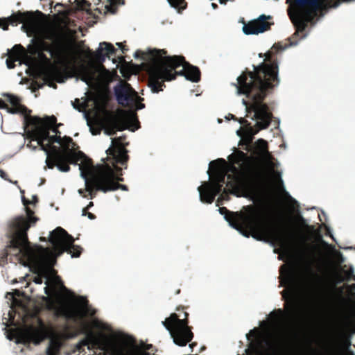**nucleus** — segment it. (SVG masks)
Instances as JSON below:
<instances>
[{
    "label": "nucleus",
    "instance_id": "nucleus-23",
    "mask_svg": "<svg viewBox=\"0 0 355 355\" xmlns=\"http://www.w3.org/2000/svg\"><path fill=\"white\" fill-rule=\"evenodd\" d=\"M270 15H261L257 19L244 23L243 31L245 35H258L270 29L271 26L274 24L268 20L272 19Z\"/></svg>",
    "mask_w": 355,
    "mask_h": 355
},
{
    "label": "nucleus",
    "instance_id": "nucleus-36",
    "mask_svg": "<svg viewBox=\"0 0 355 355\" xmlns=\"http://www.w3.org/2000/svg\"><path fill=\"white\" fill-rule=\"evenodd\" d=\"M45 51H38V57L39 58L46 62H49L50 60L47 58V56L44 53Z\"/></svg>",
    "mask_w": 355,
    "mask_h": 355
},
{
    "label": "nucleus",
    "instance_id": "nucleus-12",
    "mask_svg": "<svg viewBox=\"0 0 355 355\" xmlns=\"http://www.w3.org/2000/svg\"><path fill=\"white\" fill-rule=\"evenodd\" d=\"M134 56L145 62V67L148 75V87L153 93L160 92L159 81L168 56L165 49H148L147 51L137 50Z\"/></svg>",
    "mask_w": 355,
    "mask_h": 355
},
{
    "label": "nucleus",
    "instance_id": "nucleus-47",
    "mask_svg": "<svg viewBox=\"0 0 355 355\" xmlns=\"http://www.w3.org/2000/svg\"><path fill=\"white\" fill-rule=\"evenodd\" d=\"M87 216L91 220H94V219L96 218V216L94 214L91 213V212L87 213Z\"/></svg>",
    "mask_w": 355,
    "mask_h": 355
},
{
    "label": "nucleus",
    "instance_id": "nucleus-13",
    "mask_svg": "<svg viewBox=\"0 0 355 355\" xmlns=\"http://www.w3.org/2000/svg\"><path fill=\"white\" fill-rule=\"evenodd\" d=\"M183 313V319L179 318L180 315L173 313L162 322V324L170 332L173 342L181 347L186 346L193 338L191 327L189 326V313L186 311Z\"/></svg>",
    "mask_w": 355,
    "mask_h": 355
},
{
    "label": "nucleus",
    "instance_id": "nucleus-62",
    "mask_svg": "<svg viewBox=\"0 0 355 355\" xmlns=\"http://www.w3.org/2000/svg\"><path fill=\"white\" fill-rule=\"evenodd\" d=\"M300 218L301 221L304 223V219L302 216H300Z\"/></svg>",
    "mask_w": 355,
    "mask_h": 355
},
{
    "label": "nucleus",
    "instance_id": "nucleus-52",
    "mask_svg": "<svg viewBox=\"0 0 355 355\" xmlns=\"http://www.w3.org/2000/svg\"><path fill=\"white\" fill-rule=\"evenodd\" d=\"M197 345V343L193 342L189 345V347L193 349V348Z\"/></svg>",
    "mask_w": 355,
    "mask_h": 355
},
{
    "label": "nucleus",
    "instance_id": "nucleus-60",
    "mask_svg": "<svg viewBox=\"0 0 355 355\" xmlns=\"http://www.w3.org/2000/svg\"><path fill=\"white\" fill-rule=\"evenodd\" d=\"M73 107L76 108V109H79L78 105H76V104H73Z\"/></svg>",
    "mask_w": 355,
    "mask_h": 355
},
{
    "label": "nucleus",
    "instance_id": "nucleus-55",
    "mask_svg": "<svg viewBox=\"0 0 355 355\" xmlns=\"http://www.w3.org/2000/svg\"><path fill=\"white\" fill-rule=\"evenodd\" d=\"M119 62H122L124 60V58L123 56L119 57Z\"/></svg>",
    "mask_w": 355,
    "mask_h": 355
},
{
    "label": "nucleus",
    "instance_id": "nucleus-22",
    "mask_svg": "<svg viewBox=\"0 0 355 355\" xmlns=\"http://www.w3.org/2000/svg\"><path fill=\"white\" fill-rule=\"evenodd\" d=\"M80 170L82 176L86 178L85 191L88 192L87 196V197L89 196L90 199H93L96 197V191H99L96 189L97 185L94 182V178L102 170L101 164H98L96 166L94 167L91 159H89L85 164L80 165Z\"/></svg>",
    "mask_w": 355,
    "mask_h": 355
},
{
    "label": "nucleus",
    "instance_id": "nucleus-20",
    "mask_svg": "<svg viewBox=\"0 0 355 355\" xmlns=\"http://www.w3.org/2000/svg\"><path fill=\"white\" fill-rule=\"evenodd\" d=\"M102 170L98 175L95 177L94 182L97 185V189L100 191L107 193L108 191L121 189L128 191V187L114 181V171L110 166V163L104 162L101 164Z\"/></svg>",
    "mask_w": 355,
    "mask_h": 355
},
{
    "label": "nucleus",
    "instance_id": "nucleus-11",
    "mask_svg": "<svg viewBox=\"0 0 355 355\" xmlns=\"http://www.w3.org/2000/svg\"><path fill=\"white\" fill-rule=\"evenodd\" d=\"M184 76L193 83L200 80L201 73L198 67L187 62L182 55H168L159 81L160 91L165 87V81L175 80L177 76Z\"/></svg>",
    "mask_w": 355,
    "mask_h": 355
},
{
    "label": "nucleus",
    "instance_id": "nucleus-48",
    "mask_svg": "<svg viewBox=\"0 0 355 355\" xmlns=\"http://www.w3.org/2000/svg\"><path fill=\"white\" fill-rule=\"evenodd\" d=\"M85 192H86V191H85V190H83V189H79V190H78V193H79L81 196H83L84 198H87V196L86 194H85Z\"/></svg>",
    "mask_w": 355,
    "mask_h": 355
},
{
    "label": "nucleus",
    "instance_id": "nucleus-50",
    "mask_svg": "<svg viewBox=\"0 0 355 355\" xmlns=\"http://www.w3.org/2000/svg\"><path fill=\"white\" fill-rule=\"evenodd\" d=\"M307 270H308V272H309V274L310 275H311V276H314V275H315V274H314V272H313V270H312V269H311V268H309Z\"/></svg>",
    "mask_w": 355,
    "mask_h": 355
},
{
    "label": "nucleus",
    "instance_id": "nucleus-2",
    "mask_svg": "<svg viewBox=\"0 0 355 355\" xmlns=\"http://www.w3.org/2000/svg\"><path fill=\"white\" fill-rule=\"evenodd\" d=\"M228 158L234 164L228 167L223 158L210 162L209 167L215 173L214 178L198 188L202 202L212 203L221 191L227 196L229 193H234L243 184L256 189H263L267 185L268 173L261 164L249 163L241 171L234 165L247 161L248 157L245 153L238 150Z\"/></svg>",
    "mask_w": 355,
    "mask_h": 355
},
{
    "label": "nucleus",
    "instance_id": "nucleus-32",
    "mask_svg": "<svg viewBox=\"0 0 355 355\" xmlns=\"http://www.w3.org/2000/svg\"><path fill=\"white\" fill-rule=\"evenodd\" d=\"M254 350L261 352L265 349V345L268 347H271L270 343L267 339L259 340L255 344H251Z\"/></svg>",
    "mask_w": 355,
    "mask_h": 355
},
{
    "label": "nucleus",
    "instance_id": "nucleus-10",
    "mask_svg": "<svg viewBox=\"0 0 355 355\" xmlns=\"http://www.w3.org/2000/svg\"><path fill=\"white\" fill-rule=\"evenodd\" d=\"M60 144L62 148L52 147L53 154L46 157V164L50 169L56 166L62 172H69L71 169L69 165L78 164L85 155L81 151H76L79 147L70 137H62Z\"/></svg>",
    "mask_w": 355,
    "mask_h": 355
},
{
    "label": "nucleus",
    "instance_id": "nucleus-16",
    "mask_svg": "<svg viewBox=\"0 0 355 355\" xmlns=\"http://www.w3.org/2000/svg\"><path fill=\"white\" fill-rule=\"evenodd\" d=\"M123 138L121 137L112 139L111 146L106 150L107 157L106 159L110 162V166L114 169V181L120 182L123 181L121 177L122 168L117 166L118 164L127 167V162L129 157L128 155V150L122 144Z\"/></svg>",
    "mask_w": 355,
    "mask_h": 355
},
{
    "label": "nucleus",
    "instance_id": "nucleus-7",
    "mask_svg": "<svg viewBox=\"0 0 355 355\" xmlns=\"http://www.w3.org/2000/svg\"><path fill=\"white\" fill-rule=\"evenodd\" d=\"M37 51L50 53L67 75L76 70L77 48L73 41L62 33L50 31L44 38L38 39L33 53L35 54Z\"/></svg>",
    "mask_w": 355,
    "mask_h": 355
},
{
    "label": "nucleus",
    "instance_id": "nucleus-9",
    "mask_svg": "<svg viewBox=\"0 0 355 355\" xmlns=\"http://www.w3.org/2000/svg\"><path fill=\"white\" fill-rule=\"evenodd\" d=\"M336 286H328L325 289V300L323 303V310L329 316H334V329L337 338L341 345L346 349H349L352 345V331L348 326L345 318L341 317L339 309V297L336 295Z\"/></svg>",
    "mask_w": 355,
    "mask_h": 355
},
{
    "label": "nucleus",
    "instance_id": "nucleus-18",
    "mask_svg": "<svg viewBox=\"0 0 355 355\" xmlns=\"http://www.w3.org/2000/svg\"><path fill=\"white\" fill-rule=\"evenodd\" d=\"M151 347L152 345L138 344L135 338L126 336L112 347L110 355H150L148 350Z\"/></svg>",
    "mask_w": 355,
    "mask_h": 355
},
{
    "label": "nucleus",
    "instance_id": "nucleus-63",
    "mask_svg": "<svg viewBox=\"0 0 355 355\" xmlns=\"http://www.w3.org/2000/svg\"><path fill=\"white\" fill-rule=\"evenodd\" d=\"M222 197H223V195H222L220 197H219V198H218L217 202H219V201L220 200V198H221Z\"/></svg>",
    "mask_w": 355,
    "mask_h": 355
},
{
    "label": "nucleus",
    "instance_id": "nucleus-8",
    "mask_svg": "<svg viewBox=\"0 0 355 355\" xmlns=\"http://www.w3.org/2000/svg\"><path fill=\"white\" fill-rule=\"evenodd\" d=\"M37 326H30L19 336V342L40 344L46 338L49 339L46 355H60L65 341L78 336V331H70V327L64 324L62 331H58L52 324H46L42 319L37 318Z\"/></svg>",
    "mask_w": 355,
    "mask_h": 355
},
{
    "label": "nucleus",
    "instance_id": "nucleus-56",
    "mask_svg": "<svg viewBox=\"0 0 355 355\" xmlns=\"http://www.w3.org/2000/svg\"><path fill=\"white\" fill-rule=\"evenodd\" d=\"M180 293V289H178L176 291H175V294L176 295H178Z\"/></svg>",
    "mask_w": 355,
    "mask_h": 355
},
{
    "label": "nucleus",
    "instance_id": "nucleus-21",
    "mask_svg": "<svg viewBox=\"0 0 355 355\" xmlns=\"http://www.w3.org/2000/svg\"><path fill=\"white\" fill-rule=\"evenodd\" d=\"M75 303L76 304H63L58 306L55 310V315L67 320L78 322L84 316V309L88 306V300L84 296H78L76 297Z\"/></svg>",
    "mask_w": 355,
    "mask_h": 355
},
{
    "label": "nucleus",
    "instance_id": "nucleus-44",
    "mask_svg": "<svg viewBox=\"0 0 355 355\" xmlns=\"http://www.w3.org/2000/svg\"><path fill=\"white\" fill-rule=\"evenodd\" d=\"M56 73L59 75V78L57 79V81L58 83H63L64 80H63V78L60 76L61 73H60V70L59 69H56Z\"/></svg>",
    "mask_w": 355,
    "mask_h": 355
},
{
    "label": "nucleus",
    "instance_id": "nucleus-41",
    "mask_svg": "<svg viewBox=\"0 0 355 355\" xmlns=\"http://www.w3.org/2000/svg\"><path fill=\"white\" fill-rule=\"evenodd\" d=\"M73 3H76L78 5H80V6H90V3L89 1H73Z\"/></svg>",
    "mask_w": 355,
    "mask_h": 355
},
{
    "label": "nucleus",
    "instance_id": "nucleus-54",
    "mask_svg": "<svg viewBox=\"0 0 355 355\" xmlns=\"http://www.w3.org/2000/svg\"><path fill=\"white\" fill-rule=\"evenodd\" d=\"M211 6L214 9H216L218 7L217 4H216L215 3H212Z\"/></svg>",
    "mask_w": 355,
    "mask_h": 355
},
{
    "label": "nucleus",
    "instance_id": "nucleus-42",
    "mask_svg": "<svg viewBox=\"0 0 355 355\" xmlns=\"http://www.w3.org/2000/svg\"><path fill=\"white\" fill-rule=\"evenodd\" d=\"M14 60L12 62H10L8 59L6 61L7 67L9 69H12L15 67Z\"/></svg>",
    "mask_w": 355,
    "mask_h": 355
},
{
    "label": "nucleus",
    "instance_id": "nucleus-43",
    "mask_svg": "<svg viewBox=\"0 0 355 355\" xmlns=\"http://www.w3.org/2000/svg\"><path fill=\"white\" fill-rule=\"evenodd\" d=\"M90 130H91V132L93 135H98L100 134L101 132V130L100 129H93V128H90Z\"/></svg>",
    "mask_w": 355,
    "mask_h": 355
},
{
    "label": "nucleus",
    "instance_id": "nucleus-30",
    "mask_svg": "<svg viewBox=\"0 0 355 355\" xmlns=\"http://www.w3.org/2000/svg\"><path fill=\"white\" fill-rule=\"evenodd\" d=\"M254 152L259 155H265L268 153V142L263 139H258L254 144Z\"/></svg>",
    "mask_w": 355,
    "mask_h": 355
},
{
    "label": "nucleus",
    "instance_id": "nucleus-33",
    "mask_svg": "<svg viewBox=\"0 0 355 355\" xmlns=\"http://www.w3.org/2000/svg\"><path fill=\"white\" fill-rule=\"evenodd\" d=\"M171 8L175 9L178 13L187 8V1H168Z\"/></svg>",
    "mask_w": 355,
    "mask_h": 355
},
{
    "label": "nucleus",
    "instance_id": "nucleus-58",
    "mask_svg": "<svg viewBox=\"0 0 355 355\" xmlns=\"http://www.w3.org/2000/svg\"><path fill=\"white\" fill-rule=\"evenodd\" d=\"M284 266H285L284 265H283V266H281V269H280V274H281V275H282V269Z\"/></svg>",
    "mask_w": 355,
    "mask_h": 355
},
{
    "label": "nucleus",
    "instance_id": "nucleus-46",
    "mask_svg": "<svg viewBox=\"0 0 355 355\" xmlns=\"http://www.w3.org/2000/svg\"><path fill=\"white\" fill-rule=\"evenodd\" d=\"M0 176L4 180H8L7 174L2 169H0Z\"/></svg>",
    "mask_w": 355,
    "mask_h": 355
},
{
    "label": "nucleus",
    "instance_id": "nucleus-31",
    "mask_svg": "<svg viewBox=\"0 0 355 355\" xmlns=\"http://www.w3.org/2000/svg\"><path fill=\"white\" fill-rule=\"evenodd\" d=\"M293 270L292 268H286L285 277L280 281L281 285L283 286H290L293 284Z\"/></svg>",
    "mask_w": 355,
    "mask_h": 355
},
{
    "label": "nucleus",
    "instance_id": "nucleus-26",
    "mask_svg": "<svg viewBox=\"0 0 355 355\" xmlns=\"http://www.w3.org/2000/svg\"><path fill=\"white\" fill-rule=\"evenodd\" d=\"M87 51L99 64L98 69L106 71L107 70L103 63L107 57L110 58V55L115 54L116 49L111 43L103 42L100 43L99 48L95 53L90 49H88Z\"/></svg>",
    "mask_w": 355,
    "mask_h": 355
},
{
    "label": "nucleus",
    "instance_id": "nucleus-27",
    "mask_svg": "<svg viewBox=\"0 0 355 355\" xmlns=\"http://www.w3.org/2000/svg\"><path fill=\"white\" fill-rule=\"evenodd\" d=\"M98 70L97 68L91 67H83L80 71L81 77L80 80L86 83L88 85L94 82L97 78V73Z\"/></svg>",
    "mask_w": 355,
    "mask_h": 355
},
{
    "label": "nucleus",
    "instance_id": "nucleus-57",
    "mask_svg": "<svg viewBox=\"0 0 355 355\" xmlns=\"http://www.w3.org/2000/svg\"><path fill=\"white\" fill-rule=\"evenodd\" d=\"M40 241H46V239L44 237H40Z\"/></svg>",
    "mask_w": 355,
    "mask_h": 355
},
{
    "label": "nucleus",
    "instance_id": "nucleus-40",
    "mask_svg": "<svg viewBox=\"0 0 355 355\" xmlns=\"http://www.w3.org/2000/svg\"><path fill=\"white\" fill-rule=\"evenodd\" d=\"M116 45L119 46L123 53H125L128 51V48L122 43H116Z\"/></svg>",
    "mask_w": 355,
    "mask_h": 355
},
{
    "label": "nucleus",
    "instance_id": "nucleus-6",
    "mask_svg": "<svg viewBox=\"0 0 355 355\" xmlns=\"http://www.w3.org/2000/svg\"><path fill=\"white\" fill-rule=\"evenodd\" d=\"M25 206L26 216H18L14 218L9 224L8 236L10 245L8 248L16 251L15 254L28 263L34 262L38 257L37 248L44 250L40 245L33 246L28 241L27 232L34 226L39 218L34 216L35 212L28 207L32 202L22 198Z\"/></svg>",
    "mask_w": 355,
    "mask_h": 355
},
{
    "label": "nucleus",
    "instance_id": "nucleus-61",
    "mask_svg": "<svg viewBox=\"0 0 355 355\" xmlns=\"http://www.w3.org/2000/svg\"><path fill=\"white\" fill-rule=\"evenodd\" d=\"M220 3H223V4H226L227 1H219Z\"/></svg>",
    "mask_w": 355,
    "mask_h": 355
},
{
    "label": "nucleus",
    "instance_id": "nucleus-3",
    "mask_svg": "<svg viewBox=\"0 0 355 355\" xmlns=\"http://www.w3.org/2000/svg\"><path fill=\"white\" fill-rule=\"evenodd\" d=\"M230 226L239 230L243 235H251L258 241H272L282 249L288 248L292 232L287 225L272 227L261 211H253L250 214L232 212L226 207L219 208Z\"/></svg>",
    "mask_w": 355,
    "mask_h": 355
},
{
    "label": "nucleus",
    "instance_id": "nucleus-35",
    "mask_svg": "<svg viewBox=\"0 0 355 355\" xmlns=\"http://www.w3.org/2000/svg\"><path fill=\"white\" fill-rule=\"evenodd\" d=\"M49 281L47 279L46 282H45V284H46V286L44 288V292H45V294H46L48 296H49L51 293L54 291V288H50L49 287ZM44 300L47 301V302H51V299L49 297H44Z\"/></svg>",
    "mask_w": 355,
    "mask_h": 355
},
{
    "label": "nucleus",
    "instance_id": "nucleus-24",
    "mask_svg": "<svg viewBox=\"0 0 355 355\" xmlns=\"http://www.w3.org/2000/svg\"><path fill=\"white\" fill-rule=\"evenodd\" d=\"M282 299L285 300L284 304L285 311L281 309H276L270 313V315L275 318V321H280L284 317L295 315L296 312V304L293 299L292 290H284L282 291Z\"/></svg>",
    "mask_w": 355,
    "mask_h": 355
},
{
    "label": "nucleus",
    "instance_id": "nucleus-28",
    "mask_svg": "<svg viewBox=\"0 0 355 355\" xmlns=\"http://www.w3.org/2000/svg\"><path fill=\"white\" fill-rule=\"evenodd\" d=\"M340 272L343 274V276L340 277L339 282L349 281L351 279L355 280L354 270L352 266L347 267V265H344L341 268Z\"/></svg>",
    "mask_w": 355,
    "mask_h": 355
},
{
    "label": "nucleus",
    "instance_id": "nucleus-4",
    "mask_svg": "<svg viewBox=\"0 0 355 355\" xmlns=\"http://www.w3.org/2000/svg\"><path fill=\"white\" fill-rule=\"evenodd\" d=\"M6 100L12 105V107L0 98V109H6L10 114H23L24 125L28 138L32 141H36L37 145L40 146L42 150L44 151L47 157L53 154L52 147L55 146L54 143L61 144L62 137L60 135H50V129L57 122L55 116H46L43 119L37 116H31V110L20 104L18 97L6 94L4 95Z\"/></svg>",
    "mask_w": 355,
    "mask_h": 355
},
{
    "label": "nucleus",
    "instance_id": "nucleus-64",
    "mask_svg": "<svg viewBox=\"0 0 355 355\" xmlns=\"http://www.w3.org/2000/svg\"><path fill=\"white\" fill-rule=\"evenodd\" d=\"M62 6V4H61V3H57L55 4V7H56V6Z\"/></svg>",
    "mask_w": 355,
    "mask_h": 355
},
{
    "label": "nucleus",
    "instance_id": "nucleus-37",
    "mask_svg": "<svg viewBox=\"0 0 355 355\" xmlns=\"http://www.w3.org/2000/svg\"><path fill=\"white\" fill-rule=\"evenodd\" d=\"M61 124H57V123L52 125L50 130H51L54 134L55 135H60V130H58V126H60Z\"/></svg>",
    "mask_w": 355,
    "mask_h": 355
},
{
    "label": "nucleus",
    "instance_id": "nucleus-39",
    "mask_svg": "<svg viewBox=\"0 0 355 355\" xmlns=\"http://www.w3.org/2000/svg\"><path fill=\"white\" fill-rule=\"evenodd\" d=\"M94 327L100 329H105V324L99 322L98 320H95L94 322Z\"/></svg>",
    "mask_w": 355,
    "mask_h": 355
},
{
    "label": "nucleus",
    "instance_id": "nucleus-38",
    "mask_svg": "<svg viewBox=\"0 0 355 355\" xmlns=\"http://www.w3.org/2000/svg\"><path fill=\"white\" fill-rule=\"evenodd\" d=\"M46 275H37L34 277L33 282L37 284H41L43 282V277Z\"/></svg>",
    "mask_w": 355,
    "mask_h": 355
},
{
    "label": "nucleus",
    "instance_id": "nucleus-25",
    "mask_svg": "<svg viewBox=\"0 0 355 355\" xmlns=\"http://www.w3.org/2000/svg\"><path fill=\"white\" fill-rule=\"evenodd\" d=\"M36 19L32 12H21L20 11L13 13L6 19H0V27L3 30H8V26H17L18 24H24L23 27L26 25L33 26L35 24Z\"/></svg>",
    "mask_w": 355,
    "mask_h": 355
},
{
    "label": "nucleus",
    "instance_id": "nucleus-19",
    "mask_svg": "<svg viewBox=\"0 0 355 355\" xmlns=\"http://www.w3.org/2000/svg\"><path fill=\"white\" fill-rule=\"evenodd\" d=\"M112 128L106 130V132L109 135L115 134L116 130L123 131L129 129L135 131L139 128V121L135 110H119L117 115L115 116L112 121Z\"/></svg>",
    "mask_w": 355,
    "mask_h": 355
},
{
    "label": "nucleus",
    "instance_id": "nucleus-59",
    "mask_svg": "<svg viewBox=\"0 0 355 355\" xmlns=\"http://www.w3.org/2000/svg\"><path fill=\"white\" fill-rule=\"evenodd\" d=\"M230 118L236 119L235 116L233 114H230Z\"/></svg>",
    "mask_w": 355,
    "mask_h": 355
},
{
    "label": "nucleus",
    "instance_id": "nucleus-5",
    "mask_svg": "<svg viewBox=\"0 0 355 355\" xmlns=\"http://www.w3.org/2000/svg\"><path fill=\"white\" fill-rule=\"evenodd\" d=\"M287 12L295 31L289 37L290 46L306 37L308 27H313L331 8H337L343 1H286Z\"/></svg>",
    "mask_w": 355,
    "mask_h": 355
},
{
    "label": "nucleus",
    "instance_id": "nucleus-14",
    "mask_svg": "<svg viewBox=\"0 0 355 355\" xmlns=\"http://www.w3.org/2000/svg\"><path fill=\"white\" fill-rule=\"evenodd\" d=\"M49 241L52 244L56 257L66 252L72 257H79L82 253L83 248L74 245L73 237L61 227L51 232Z\"/></svg>",
    "mask_w": 355,
    "mask_h": 355
},
{
    "label": "nucleus",
    "instance_id": "nucleus-15",
    "mask_svg": "<svg viewBox=\"0 0 355 355\" xmlns=\"http://www.w3.org/2000/svg\"><path fill=\"white\" fill-rule=\"evenodd\" d=\"M79 334H86V337L81 340L75 345L74 352L82 353L85 352V347H87L88 349H100L103 352L104 354L110 355L111 349L114 345L110 344L107 336L103 334H94L90 331L88 327L83 324L79 329H74Z\"/></svg>",
    "mask_w": 355,
    "mask_h": 355
},
{
    "label": "nucleus",
    "instance_id": "nucleus-49",
    "mask_svg": "<svg viewBox=\"0 0 355 355\" xmlns=\"http://www.w3.org/2000/svg\"><path fill=\"white\" fill-rule=\"evenodd\" d=\"M88 209L87 207H85L83 209V216H87V214L89 213L87 211Z\"/></svg>",
    "mask_w": 355,
    "mask_h": 355
},
{
    "label": "nucleus",
    "instance_id": "nucleus-1",
    "mask_svg": "<svg viewBox=\"0 0 355 355\" xmlns=\"http://www.w3.org/2000/svg\"><path fill=\"white\" fill-rule=\"evenodd\" d=\"M285 47L279 43L275 44L270 50L264 54L265 59L260 64L253 65V70L245 69L237 78L236 83L232 85L236 88L237 94L245 95L251 103L243 100L248 113L254 112L252 119L257 120L256 126L259 130L268 128L273 115L268 105L263 101L268 94L279 84L277 53ZM263 57V53L259 54Z\"/></svg>",
    "mask_w": 355,
    "mask_h": 355
},
{
    "label": "nucleus",
    "instance_id": "nucleus-34",
    "mask_svg": "<svg viewBox=\"0 0 355 355\" xmlns=\"http://www.w3.org/2000/svg\"><path fill=\"white\" fill-rule=\"evenodd\" d=\"M107 3H109V4H106L105 6L106 10L107 12H110V13H115L116 12V9H117V6L119 5H124L125 4V1H107Z\"/></svg>",
    "mask_w": 355,
    "mask_h": 355
},
{
    "label": "nucleus",
    "instance_id": "nucleus-17",
    "mask_svg": "<svg viewBox=\"0 0 355 355\" xmlns=\"http://www.w3.org/2000/svg\"><path fill=\"white\" fill-rule=\"evenodd\" d=\"M114 91L116 101L121 106L135 107L136 110H141L145 107V105L141 103L144 98L138 95L130 84L125 83L117 85L114 87Z\"/></svg>",
    "mask_w": 355,
    "mask_h": 355
},
{
    "label": "nucleus",
    "instance_id": "nucleus-45",
    "mask_svg": "<svg viewBox=\"0 0 355 355\" xmlns=\"http://www.w3.org/2000/svg\"><path fill=\"white\" fill-rule=\"evenodd\" d=\"M239 123H240L241 124H242V125H250V123H248V121L246 119H245L244 118H241V119H239Z\"/></svg>",
    "mask_w": 355,
    "mask_h": 355
},
{
    "label": "nucleus",
    "instance_id": "nucleus-51",
    "mask_svg": "<svg viewBox=\"0 0 355 355\" xmlns=\"http://www.w3.org/2000/svg\"><path fill=\"white\" fill-rule=\"evenodd\" d=\"M93 206H94V202L91 201L89 202V204L87 205V206L86 207L89 209Z\"/></svg>",
    "mask_w": 355,
    "mask_h": 355
},
{
    "label": "nucleus",
    "instance_id": "nucleus-53",
    "mask_svg": "<svg viewBox=\"0 0 355 355\" xmlns=\"http://www.w3.org/2000/svg\"><path fill=\"white\" fill-rule=\"evenodd\" d=\"M37 201H38L37 197L36 196H33V202L36 203V202H37Z\"/></svg>",
    "mask_w": 355,
    "mask_h": 355
},
{
    "label": "nucleus",
    "instance_id": "nucleus-29",
    "mask_svg": "<svg viewBox=\"0 0 355 355\" xmlns=\"http://www.w3.org/2000/svg\"><path fill=\"white\" fill-rule=\"evenodd\" d=\"M25 53V49L21 44H15L10 51L9 58L19 61Z\"/></svg>",
    "mask_w": 355,
    "mask_h": 355
}]
</instances>
